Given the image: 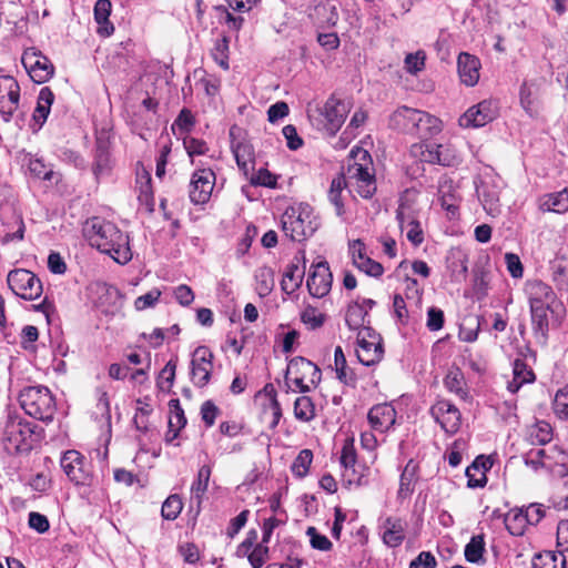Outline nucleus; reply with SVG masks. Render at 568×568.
I'll use <instances>...</instances> for the list:
<instances>
[{
    "mask_svg": "<svg viewBox=\"0 0 568 568\" xmlns=\"http://www.w3.org/2000/svg\"><path fill=\"white\" fill-rule=\"evenodd\" d=\"M84 234L91 244L100 252L109 254L119 264H126L132 258L129 236L114 223L92 217L84 227Z\"/></svg>",
    "mask_w": 568,
    "mask_h": 568,
    "instance_id": "nucleus-1",
    "label": "nucleus"
},
{
    "mask_svg": "<svg viewBox=\"0 0 568 568\" xmlns=\"http://www.w3.org/2000/svg\"><path fill=\"white\" fill-rule=\"evenodd\" d=\"M388 126L400 133L429 139L442 131V121L425 111L402 105L389 115Z\"/></svg>",
    "mask_w": 568,
    "mask_h": 568,
    "instance_id": "nucleus-2",
    "label": "nucleus"
},
{
    "mask_svg": "<svg viewBox=\"0 0 568 568\" xmlns=\"http://www.w3.org/2000/svg\"><path fill=\"white\" fill-rule=\"evenodd\" d=\"M346 175L355 192L363 199H371L376 192L375 170L369 153L357 148L351 151Z\"/></svg>",
    "mask_w": 568,
    "mask_h": 568,
    "instance_id": "nucleus-3",
    "label": "nucleus"
},
{
    "mask_svg": "<svg viewBox=\"0 0 568 568\" xmlns=\"http://www.w3.org/2000/svg\"><path fill=\"white\" fill-rule=\"evenodd\" d=\"M23 410L31 417L51 422L55 413V402L50 389L42 385L24 387L19 395Z\"/></svg>",
    "mask_w": 568,
    "mask_h": 568,
    "instance_id": "nucleus-4",
    "label": "nucleus"
},
{
    "mask_svg": "<svg viewBox=\"0 0 568 568\" xmlns=\"http://www.w3.org/2000/svg\"><path fill=\"white\" fill-rule=\"evenodd\" d=\"M322 372L311 361L296 356L292 358L285 372V384L290 388L292 382L301 393H308L311 386L314 388L321 383Z\"/></svg>",
    "mask_w": 568,
    "mask_h": 568,
    "instance_id": "nucleus-5",
    "label": "nucleus"
},
{
    "mask_svg": "<svg viewBox=\"0 0 568 568\" xmlns=\"http://www.w3.org/2000/svg\"><path fill=\"white\" fill-rule=\"evenodd\" d=\"M282 229L292 241L301 242L311 236L316 226L314 225L307 207H290L282 216Z\"/></svg>",
    "mask_w": 568,
    "mask_h": 568,
    "instance_id": "nucleus-6",
    "label": "nucleus"
},
{
    "mask_svg": "<svg viewBox=\"0 0 568 568\" xmlns=\"http://www.w3.org/2000/svg\"><path fill=\"white\" fill-rule=\"evenodd\" d=\"M351 110L349 102L332 95L324 106L318 109V129L324 130L328 135H335Z\"/></svg>",
    "mask_w": 568,
    "mask_h": 568,
    "instance_id": "nucleus-7",
    "label": "nucleus"
},
{
    "mask_svg": "<svg viewBox=\"0 0 568 568\" xmlns=\"http://www.w3.org/2000/svg\"><path fill=\"white\" fill-rule=\"evenodd\" d=\"M34 426L20 418L9 417L3 433V439L8 443L7 448L16 453H26L32 448Z\"/></svg>",
    "mask_w": 568,
    "mask_h": 568,
    "instance_id": "nucleus-8",
    "label": "nucleus"
},
{
    "mask_svg": "<svg viewBox=\"0 0 568 568\" xmlns=\"http://www.w3.org/2000/svg\"><path fill=\"white\" fill-rule=\"evenodd\" d=\"M356 355L358 361L365 366H372L379 363L384 356L382 336L372 327L359 329L357 333Z\"/></svg>",
    "mask_w": 568,
    "mask_h": 568,
    "instance_id": "nucleus-9",
    "label": "nucleus"
},
{
    "mask_svg": "<svg viewBox=\"0 0 568 568\" xmlns=\"http://www.w3.org/2000/svg\"><path fill=\"white\" fill-rule=\"evenodd\" d=\"M7 282L10 290L23 300H37L42 294L41 281L34 273L26 268L10 271Z\"/></svg>",
    "mask_w": 568,
    "mask_h": 568,
    "instance_id": "nucleus-10",
    "label": "nucleus"
},
{
    "mask_svg": "<svg viewBox=\"0 0 568 568\" xmlns=\"http://www.w3.org/2000/svg\"><path fill=\"white\" fill-rule=\"evenodd\" d=\"M60 465L68 478L75 485H91L92 474L85 458L78 450H67L60 459Z\"/></svg>",
    "mask_w": 568,
    "mask_h": 568,
    "instance_id": "nucleus-11",
    "label": "nucleus"
},
{
    "mask_svg": "<svg viewBox=\"0 0 568 568\" xmlns=\"http://www.w3.org/2000/svg\"><path fill=\"white\" fill-rule=\"evenodd\" d=\"M21 62L36 83H43L53 75V64L36 48L24 50Z\"/></svg>",
    "mask_w": 568,
    "mask_h": 568,
    "instance_id": "nucleus-12",
    "label": "nucleus"
},
{
    "mask_svg": "<svg viewBox=\"0 0 568 568\" xmlns=\"http://www.w3.org/2000/svg\"><path fill=\"white\" fill-rule=\"evenodd\" d=\"M213 353L205 346L195 348L191 359V379L197 387L209 384L213 368Z\"/></svg>",
    "mask_w": 568,
    "mask_h": 568,
    "instance_id": "nucleus-13",
    "label": "nucleus"
},
{
    "mask_svg": "<svg viewBox=\"0 0 568 568\" xmlns=\"http://www.w3.org/2000/svg\"><path fill=\"white\" fill-rule=\"evenodd\" d=\"M20 87L10 75L0 77V114L9 122L19 106Z\"/></svg>",
    "mask_w": 568,
    "mask_h": 568,
    "instance_id": "nucleus-14",
    "label": "nucleus"
},
{
    "mask_svg": "<svg viewBox=\"0 0 568 568\" xmlns=\"http://www.w3.org/2000/svg\"><path fill=\"white\" fill-rule=\"evenodd\" d=\"M215 184V174L211 169H200L192 175L190 182V200L194 204L209 201Z\"/></svg>",
    "mask_w": 568,
    "mask_h": 568,
    "instance_id": "nucleus-15",
    "label": "nucleus"
},
{
    "mask_svg": "<svg viewBox=\"0 0 568 568\" xmlns=\"http://www.w3.org/2000/svg\"><path fill=\"white\" fill-rule=\"evenodd\" d=\"M497 116V105L491 100H484L469 108L459 119L463 128H480Z\"/></svg>",
    "mask_w": 568,
    "mask_h": 568,
    "instance_id": "nucleus-16",
    "label": "nucleus"
},
{
    "mask_svg": "<svg viewBox=\"0 0 568 568\" xmlns=\"http://www.w3.org/2000/svg\"><path fill=\"white\" fill-rule=\"evenodd\" d=\"M333 275L326 261L312 265L306 285L312 296L321 298L326 296L332 287Z\"/></svg>",
    "mask_w": 568,
    "mask_h": 568,
    "instance_id": "nucleus-17",
    "label": "nucleus"
},
{
    "mask_svg": "<svg viewBox=\"0 0 568 568\" xmlns=\"http://www.w3.org/2000/svg\"><path fill=\"white\" fill-rule=\"evenodd\" d=\"M430 414L446 433L455 434L460 427L462 414L449 400H438L432 406Z\"/></svg>",
    "mask_w": 568,
    "mask_h": 568,
    "instance_id": "nucleus-18",
    "label": "nucleus"
},
{
    "mask_svg": "<svg viewBox=\"0 0 568 568\" xmlns=\"http://www.w3.org/2000/svg\"><path fill=\"white\" fill-rule=\"evenodd\" d=\"M525 291L528 296L529 305L552 306L556 302V294L552 287L540 280L527 281Z\"/></svg>",
    "mask_w": 568,
    "mask_h": 568,
    "instance_id": "nucleus-19",
    "label": "nucleus"
},
{
    "mask_svg": "<svg viewBox=\"0 0 568 568\" xmlns=\"http://www.w3.org/2000/svg\"><path fill=\"white\" fill-rule=\"evenodd\" d=\"M367 419L372 428L383 433L395 424L396 410L389 404H378L369 409Z\"/></svg>",
    "mask_w": 568,
    "mask_h": 568,
    "instance_id": "nucleus-20",
    "label": "nucleus"
},
{
    "mask_svg": "<svg viewBox=\"0 0 568 568\" xmlns=\"http://www.w3.org/2000/svg\"><path fill=\"white\" fill-rule=\"evenodd\" d=\"M231 149L239 169L246 178H248L250 173L253 172L255 168V153L253 145L248 141H235L233 139Z\"/></svg>",
    "mask_w": 568,
    "mask_h": 568,
    "instance_id": "nucleus-21",
    "label": "nucleus"
},
{
    "mask_svg": "<svg viewBox=\"0 0 568 568\" xmlns=\"http://www.w3.org/2000/svg\"><path fill=\"white\" fill-rule=\"evenodd\" d=\"M458 74L462 82L468 87L475 85L479 80L480 62L478 58L462 52L457 59Z\"/></svg>",
    "mask_w": 568,
    "mask_h": 568,
    "instance_id": "nucleus-22",
    "label": "nucleus"
},
{
    "mask_svg": "<svg viewBox=\"0 0 568 568\" xmlns=\"http://www.w3.org/2000/svg\"><path fill=\"white\" fill-rule=\"evenodd\" d=\"M539 210L562 214L568 212V187L561 191L544 194L538 200Z\"/></svg>",
    "mask_w": 568,
    "mask_h": 568,
    "instance_id": "nucleus-23",
    "label": "nucleus"
},
{
    "mask_svg": "<svg viewBox=\"0 0 568 568\" xmlns=\"http://www.w3.org/2000/svg\"><path fill=\"white\" fill-rule=\"evenodd\" d=\"M406 523L397 517H388L383 524V540L389 547L399 546L405 539Z\"/></svg>",
    "mask_w": 568,
    "mask_h": 568,
    "instance_id": "nucleus-24",
    "label": "nucleus"
},
{
    "mask_svg": "<svg viewBox=\"0 0 568 568\" xmlns=\"http://www.w3.org/2000/svg\"><path fill=\"white\" fill-rule=\"evenodd\" d=\"M530 314H531V325L532 331L537 337V339L545 344L548 336L549 331V318L548 312L551 310V306H542V305H529Z\"/></svg>",
    "mask_w": 568,
    "mask_h": 568,
    "instance_id": "nucleus-25",
    "label": "nucleus"
},
{
    "mask_svg": "<svg viewBox=\"0 0 568 568\" xmlns=\"http://www.w3.org/2000/svg\"><path fill=\"white\" fill-rule=\"evenodd\" d=\"M111 9L110 0H98L94 4V20L98 23L97 32L101 37H110L114 32V26L109 20Z\"/></svg>",
    "mask_w": 568,
    "mask_h": 568,
    "instance_id": "nucleus-26",
    "label": "nucleus"
},
{
    "mask_svg": "<svg viewBox=\"0 0 568 568\" xmlns=\"http://www.w3.org/2000/svg\"><path fill=\"white\" fill-rule=\"evenodd\" d=\"M444 385L448 392L454 393L460 399H470L464 373L458 367H453L448 371L444 378Z\"/></svg>",
    "mask_w": 568,
    "mask_h": 568,
    "instance_id": "nucleus-27",
    "label": "nucleus"
},
{
    "mask_svg": "<svg viewBox=\"0 0 568 568\" xmlns=\"http://www.w3.org/2000/svg\"><path fill=\"white\" fill-rule=\"evenodd\" d=\"M53 100L54 94L49 88L44 87L40 90L37 108L32 116L34 123L37 124V128H34L33 131H38L44 124L50 113V108L53 103Z\"/></svg>",
    "mask_w": 568,
    "mask_h": 568,
    "instance_id": "nucleus-28",
    "label": "nucleus"
},
{
    "mask_svg": "<svg viewBox=\"0 0 568 568\" xmlns=\"http://www.w3.org/2000/svg\"><path fill=\"white\" fill-rule=\"evenodd\" d=\"M520 105L534 116L539 111L538 87L534 83L524 82L519 91Z\"/></svg>",
    "mask_w": 568,
    "mask_h": 568,
    "instance_id": "nucleus-29",
    "label": "nucleus"
},
{
    "mask_svg": "<svg viewBox=\"0 0 568 568\" xmlns=\"http://www.w3.org/2000/svg\"><path fill=\"white\" fill-rule=\"evenodd\" d=\"M334 366L337 379L346 386L355 387L356 374L347 367L346 357L341 346L335 348Z\"/></svg>",
    "mask_w": 568,
    "mask_h": 568,
    "instance_id": "nucleus-30",
    "label": "nucleus"
},
{
    "mask_svg": "<svg viewBox=\"0 0 568 568\" xmlns=\"http://www.w3.org/2000/svg\"><path fill=\"white\" fill-rule=\"evenodd\" d=\"M367 310L363 304L358 302L351 303L346 310L345 322L349 329L357 331L366 327H371L369 325H365L367 317Z\"/></svg>",
    "mask_w": 568,
    "mask_h": 568,
    "instance_id": "nucleus-31",
    "label": "nucleus"
},
{
    "mask_svg": "<svg viewBox=\"0 0 568 568\" xmlns=\"http://www.w3.org/2000/svg\"><path fill=\"white\" fill-rule=\"evenodd\" d=\"M527 439L532 445H546L552 439V428L545 420L536 422L527 429Z\"/></svg>",
    "mask_w": 568,
    "mask_h": 568,
    "instance_id": "nucleus-32",
    "label": "nucleus"
},
{
    "mask_svg": "<svg viewBox=\"0 0 568 568\" xmlns=\"http://www.w3.org/2000/svg\"><path fill=\"white\" fill-rule=\"evenodd\" d=\"M438 144L435 143H416L412 146L410 152L415 156H419L422 162L430 164H446L447 159H440L437 154Z\"/></svg>",
    "mask_w": 568,
    "mask_h": 568,
    "instance_id": "nucleus-33",
    "label": "nucleus"
},
{
    "mask_svg": "<svg viewBox=\"0 0 568 568\" xmlns=\"http://www.w3.org/2000/svg\"><path fill=\"white\" fill-rule=\"evenodd\" d=\"M303 277L304 268L301 271L297 264H288L281 282L282 291L286 294L294 293L302 285Z\"/></svg>",
    "mask_w": 568,
    "mask_h": 568,
    "instance_id": "nucleus-34",
    "label": "nucleus"
},
{
    "mask_svg": "<svg viewBox=\"0 0 568 568\" xmlns=\"http://www.w3.org/2000/svg\"><path fill=\"white\" fill-rule=\"evenodd\" d=\"M211 473V467L207 465H203L199 469L196 479L193 481L191 486V499L196 501V505L199 507L202 503L204 494L207 490Z\"/></svg>",
    "mask_w": 568,
    "mask_h": 568,
    "instance_id": "nucleus-35",
    "label": "nucleus"
},
{
    "mask_svg": "<svg viewBox=\"0 0 568 568\" xmlns=\"http://www.w3.org/2000/svg\"><path fill=\"white\" fill-rule=\"evenodd\" d=\"M505 526L513 536H523L528 526L524 508L511 509L505 515Z\"/></svg>",
    "mask_w": 568,
    "mask_h": 568,
    "instance_id": "nucleus-36",
    "label": "nucleus"
},
{
    "mask_svg": "<svg viewBox=\"0 0 568 568\" xmlns=\"http://www.w3.org/2000/svg\"><path fill=\"white\" fill-rule=\"evenodd\" d=\"M417 469L418 466L413 459L406 464L400 475L398 497L406 498L414 491Z\"/></svg>",
    "mask_w": 568,
    "mask_h": 568,
    "instance_id": "nucleus-37",
    "label": "nucleus"
},
{
    "mask_svg": "<svg viewBox=\"0 0 568 568\" xmlns=\"http://www.w3.org/2000/svg\"><path fill=\"white\" fill-rule=\"evenodd\" d=\"M256 292L261 297L267 296L275 285L274 271L268 266L255 271Z\"/></svg>",
    "mask_w": 568,
    "mask_h": 568,
    "instance_id": "nucleus-38",
    "label": "nucleus"
},
{
    "mask_svg": "<svg viewBox=\"0 0 568 568\" xmlns=\"http://www.w3.org/2000/svg\"><path fill=\"white\" fill-rule=\"evenodd\" d=\"M346 186V178L344 175L336 176L332 180L328 191V200L335 206L336 214L341 216L344 213V203L342 201V192Z\"/></svg>",
    "mask_w": 568,
    "mask_h": 568,
    "instance_id": "nucleus-39",
    "label": "nucleus"
},
{
    "mask_svg": "<svg viewBox=\"0 0 568 568\" xmlns=\"http://www.w3.org/2000/svg\"><path fill=\"white\" fill-rule=\"evenodd\" d=\"M564 555H557L556 552L550 550L538 554L532 559L534 568H564Z\"/></svg>",
    "mask_w": 568,
    "mask_h": 568,
    "instance_id": "nucleus-40",
    "label": "nucleus"
},
{
    "mask_svg": "<svg viewBox=\"0 0 568 568\" xmlns=\"http://www.w3.org/2000/svg\"><path fill=\"white\" fill-rule=\"evenodd\" d=\"M367 473L368 468L357 464V466L344 467L342 476L348 486L354 485L358 487L367 484Z\"/></svg>",
    "mask_w": 568,
    "mask_h": 568,
    "instance_id": "nucleus-41",
    "label": "nucleus"
},
{
    "mask_svg": "<svg viewBox=\"0 0 568 568\" xmlns=\"http://www.w3.org/2000/svg\"><path fill=\"white\" fill-rule=\"evenodd\" d=\"M294 416L301 422H311L315 417V405L311 397L301 396L294 403Z\"/></svg>",
    "mask_w": 568,
    "mask_h": 568,
    "instance_id": "nucleus-42",
    "label": "nucleus"
},
{
    "mask_svg": "<svg viewBox=\"0 0 568 568\" xmlns=\"http://www.w3.org/2000/svg\"><path fill=\"white\" fill-rule=\"evenodd\" d=\"M552 280L559 290L568 291V258L558 256L552 264Z\"/></svg>",
    "mask_w": 568,
    "mask_h": 568,
    "instance_id": "nucleus-43",
    "label": "nucleus"
},
{
    "mask_svg": "<svg viewBox=\"0 0 568 568\" xmlns=\"http://www.w3.org/2000/svg\"><path fill=\"white\" fill-rule=\"evenodd\" d=\"M396 219L402 232L406 230V225H412L413 223L418 222L416 210L410 203L404 200H402L398 205Z\"/></svg>",
    "mask_w": 568,
    "mask_h": 568,
    "instance_id": "nucleus-44",
    "label": "nucleus"
},
{
    "mask_svg": "<svg viewBox=\"0 0 568 568\" xmlns=\"http://www.w3.org/2000/svg\"><path fill=\"white\" fill-rule=\"evenodd\" d=\"M485 551V541L481 535L473 536L465 547V558L469 562L478 564Z\"/></svg>",
    "mask_w": 568,
    "mask_h": 568,
    "instance_id": "nucleus-45",
    "label": "nucleus"
},
{
    "mask_svg": "<svg viewBox=\"0 0 568 568\" xmlns=\"http://www.w3.org/2000/svg\"><path fill=\"white\" fill-rule=\"evenodd\" d=\"M478 196L481 199L484 209L494 213L498 209L499 194L495 187H489L487 184H481L477 187Z\"/></svg>",
    "mask_w": 568,
    "mask_h": 568,
    "instance_id": "nucleus-46",
    "label": "nucleus"
},
{
    "mask_svg": "<svg viewBox=\"0 0 568 568\" xmlns=\"http://www.w3.org/2000/svg\"><path fill=\"white\" fill-rule=\"evenodd\" d=\"M7 226V231L4 235L1 237L2 244H8L13 241H22L24 237L26 225L20 215H14V220L12 224H4Z\"/></svg>",
    "mask_w": 568,
    "mask_h": 568,
    "instance_id": "nucleus-47",
    "label": "nucleus"
},
{
    "mask_svg": "<svg viewBox=\"0 0 568 568\" xmlns=\"http://www.w3.org/2000/svg\"><path fill=\"white\" fill-rule=\"evenodd\" d=\"M183 509V503L179 495L169 496L161 509V515L166 520H174L181 514Z\"/></svg>",
    "mask_w": 568,
    "mask_h": 568,
    "instance_id": "nucleus-48",
    "label": "nucleus"
},
{
    "mask_svg": "<svg viewBox=\"0 0 568 568\" xmlns=\"http://www.w3.org/2000/svg\"><path fill=\"white\" fill-rule=\"evenodd\" d=\"M313 460V453L310 449H303L292 464V471L295 476L302 478L308 473L310 466Z\"/></svg>",
    "mask_w": 568,
    "mask_h": 568,
    "instance_id": "nucleus-49",
    "label": "nucleus"
},
{
    "mask_svg": "<svg viewBox=\"0 0 568 568\" xmlns=\"http://www.w3.org/2000/svg\"><path fill=\"white\" fill-rule=\"evenodd\" d=\"M94 173L95 175L104 173L109 168V151L106 142L98 139L94 156Z\"/></svg>",
    "mask_w": 568,
    "mask_h": 568,
    "instance_id": "nucleus-50",
    "label": "nucleus"
},
{
    "mask_svg": "<svg viewBox=\"0 0 568 568\" xmlns=\"http://www.w3.org/2000/svg\"><path fill=\"white\" fill-rule=\"evenodd\" d=\"M170 406V417H169V427H174V430H181L186 425V418L184 416V412L180 405L179 399H171L169 402Z\"/></svg>",
    "mask_w": 568,
    "mask_h": 568,
    "instance_id": "nucleus-51",
    "label": "nucleus"
},
{
    "mask_svg": "<svg viewBox=\"0 0 568 568\" xmlns=\"http://www.w3.org/2000/svg\"><path fill=\"white\" fill-rule=\"evenodd\" d=\"M195 119L192 114V112L189 109H182L178 115V118L174 120L172 124V131L176 134V129L179 130V134L187 133L192 130L194 126Z\"/></svg>",
    "mask_w": 568,
    "mask_h": 568,
    "instance_id": "nucleus-52",
    "label": "nucleus"
},
{
    "mask_svg": "<svg viewBox=\"0 0 568 568\" xmlns=\"http://www.w3.org/2000/svg\"><path fill=\"white\" fill-rule=\"evenodd\" d=\"M142 179H144V181L141 182L138 199L141 204H143L150 212H152L154 205V197L151 186V176L148 172H145Z\"/></svg>",
    "mask_w": 568,
    "mask_h": 568,
    "instance_id": "nucleus-53",
    "label": "nucleus"
},
{
    "mask_svg": "<svg viewBox=\"0 0 568 568\" xmlns=\"http://www.w3.org/2000/svg\"><path fill=\"white\" fill-rule=\"evenodd\" d=\"M306 535L310 537L312 548L321 551H328L332 549L333 544L331 540L325 535H321L315 527H308Z\"/></svg>",
    "mask_w": 568,
    "mask_h": 568,
    "instance_id": "nucleus-54",
    "label": "nucleus"
},
{
    "mask_svg": "<svg viewBox=\"0 0 568 568\" xmlns=\"http://www.w3.org/2000/svg\"><path fill=\"white\" fill-rule=\"evenodd\" d=\"M29 170L31 174L36 178L51 181L53 179L54 172L51 168H49L42 160L40 159H30L29 161Z\"/></svg>",
    "mask_w": 568,
    "mask_h": 568,
    "instance_id": "nucleus-55",
    "label": "nucleus"
},
{
    "mask_svg": "<svg viewBox=\"0 0 568 568\" xmlns=\"http://www.w3.org/2000/svg\"><path fill=\"white\" fill-rule=\"evenodd\" d=\"M301 320L308 328L316 329L324 324L325 315L314 307H308L302 313Z\"/></svg>",
    "mask_w": 568,
    "mask_h": 568,
    "instance_id": "nucleus-56",
    "label": "nucleus"
},
{
    "mask_svg": "<svg viewBox=\"0 0 568 568\" xmlns=\"http://www.w3.org/2000/svg\"><path fill=\"white\" fill-rule=\"evenodd\" d=\"M250 181L253 185H261L267 187L276 186V178L266 169H260L256 173H250Z\"/></svg>",
    "mask_w": 568,
    "mask_h": 568,
    "instance_id": "nucleus-57",
    "label": "nucleus"
},
{
    "mask_svg": "<svg viewBox=\"0 0 568 568\" xmlns=\"http://www.w3.org/2000/svg\"><path fill=\"white\" fill-rule=\"evenodd\" d=\"M554 412L562 419H568V388L559 389L554 399Z\"/></svg>",
    "mask_w": 568,
    "mask_h": 568,
    "instance_id": "nucleus-58",
    "label": "nucleus"
},
{
    "mask_svg": "<svg viewBox=\"0 0 568 568\" xmlns=\"http://www.w3.org/2000/svg\"><path fill=\"white\" fill-rule=\"evenodd\" d=\"M467 486L469 488H481L487 484V476L479 471L477 465H470L466 468Z\"/></svg>",
    "mask_w": 568,
    "mask_h": 568,
    "instance_id": "nucleus-59",
    "label": "nucleus"
},
{
    "mask_svg": "<svg viewBox=\"0 0 568 568\" xmlns=\"http://www.w3.org/2000/svg\"><path fill=\"white\" fill-rule=\"evenodd\" d=\"M267 559L268 547L262 542L257 544L248 554V560L253 568H262Z\"/></svg>",
    "mask_w": 568,
    "mask_h": 568,
    "instance_id": "nucleus-60",
    "label": "nucleus"
},
{
    "mask_svg": "<svg viewBox=\"0 0 568 568\" xmlns=\"http://www.w3.org/2000/svg\"><path fill=\"white\" fill-rule=\"evenodd\" d=\"M176 364L173 361H169L163 369L160 372L159 386L161 389H170L173 385L175 377Z\"/></svg>",
    "mask_w": 568,
    "mask_h": 568,
    "instance_id": "nucleus-61",
    "label": "nucleus"
},
{
    "mask_svg": "<svg viewBox=\"0 0 568 568\" xmlns=\"http://www.w3.org/2000/svg\"><path fill=\"white\" fill-rule=\"evenodd\" d=\"M444 312L440 308L434 306L428 308L426 326L430 332L442 329L444 326Z\"/></svg>",
    "mask_w": 568,
    "mask_h": 568,
    "instance_id": "nucleus-62",
    "label": "nucleus"
},
{
    "mask_svg": "<svg viewBox=\"0 0 568 568\" xmlns=\"http://www.w3.org/2000/svg\"><path fill=\"white\" fill-rule=\"evenodd\" d=\"M183 144L191 158L194 155L205 154L209 150L205 141L195 138H184Z\"/></svg>",
    "mask_w": 568,
    "mask_h": 568,
    "instance_id": "nucleus-63",
    "label": "nucleus"
},
{
    "mask_svg": "<svg viewBox=\"0 0 568 568\" xmlns=\"http://www.w3.org/2000/svg\"><path fill=\"white\" fill-rule=\"evenodd\" d=\"M557 548L559 554L564 555L568 551V520L564 519L558 523L557 526Z\"/></svg>",
    "mask_w": 568,
    "mask_h": 568,
    "instance_id": "nucleus-64",
    "label": "nucleus"
}]
</instances>
